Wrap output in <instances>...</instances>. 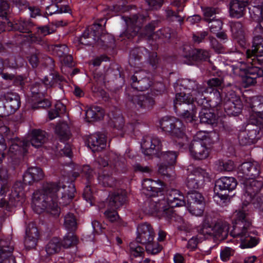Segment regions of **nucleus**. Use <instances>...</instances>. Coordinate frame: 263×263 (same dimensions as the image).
<instances>
[{
	"mask_svg": "<svg viewBox=\"0 0 263 263\" xmlns=\"http://www.w3.org/2000/svg\"><path fill=\"white\" fill-rule=\"evenodd\" d=\"M260 170V166L257 162L243 163L238 168V178L243 190L241 197L242 205L234 213L235 223L230 234L239 239L241 248H252L258 242V238L250 233L251 222L247 206L250 202H252L256 208L262 204L261 195L259 192L262 183L256 180Z\"/></svg>",
	"mask_w": 263,
	"mask_h": 263,
	"instance_id": "f257e3e1",
	"label": "nucleus"
},
{
	"mask_svg": "<svg viewBox=\"0 0 263 263\" xmlns=\"http://www.w3.org/2000/svg\"><path fill=\"white\" fill-rule=\"evenodd\" d=\"M74 192V186L72 183L62 186L61 182L59 184H47L42 189L33 193L31 200L32 209L37 214L46 211L54 216L59 215L60 208L57 202V196L60 197V204L66 205L73 197Z\"/></svg>",
	"mask_w": 263,
	"mask_h": 263,
	"instance_id": "f03ea898",
	"label": "nucleus"
},
{
	"mask_svg": "<svg viewBox=\"0 0 263 263\" xmlns=\"http://www.w3.org/2000/svg\"><path fill=\"white\" fill-rule=\"evenodd\" d=\"M221 84V80L220 79L216 78H213L207 82L208 88L205 89L201 86L197 85L195 81L184 79L178 80L174 84V88L177 91L179 89L181 90L180 87H182L186 91L192 92V96H195V97L198 98H203L205 97L203 92H204V94H208L209 92L211 95L214 97L210 100H213L215 102L216 104H219L221 102L220 94L218 91L214 89V87L220 85ZM205 97L207 98L206 96Z\"/></svg>",
	"mask_w": 263,
	"mask_h": 263,
	"instance_id": "7ed1b4c3",
	"label": "nucleus"
},
{
	"mask_svg": "<svg viewBox=\"0 0 263 263\" xmlns=\"http://www.w3.org/2000/svg\"><path fill=\"white\" fill-rule=\"evenodd\" d=\"M142 192L147 196L154 198L149 202L147 212L151 214H156L157 216H163V206L167 205V197L164 198L162 195L159 196V192H161L163 184L159 181H154L146 179L142 182Z\"/></svg>",
	"mask_w": 263,
	"mask_h": 263,
	"instance_id": "20e7f679",
	"label": "nucleus"
},
{
	"mask_svg": "<svg viewBox=\"0 0 263 263\" xmlns=\"http://www.w3.org/2000/svg\"><path fill=\"white\" fill-rule=\"evenodd\" d=\"M176 91L174 107L177 114L184 119L186 122H191L196 120V109L195 103V96H191L192 92L186 91L180 87Z\"/></svg>",
	"mask_w": 263,
	"mask_h": 263,
	"instance_id": "39448f33",
	"label": "nucleus"
},
{
	"mask_svg": "<svg viewBox=\"0 0 263 263\" xmlns=\"http://www.w3.org/2000/svg\"><path fill=\"white\" fill-rule=\"evenodd\" d=\"M249 13L251 17L255 21L258 22V24L254 30V39L252 49L246 51L248 58L254 56L256 58L261 57L263 52V39L262 35L263 29L261 23L263 20L262 7V6H253L249 8Z\"/></svg>",
	"mask_w": 263,
	"mask_h": 263,
	"instance_id": "423d86ee",
	"label": "nucleus"
},
{
	"mask_svg": "<svg viewBox=\"0 0 263 263\" xmlns=\"http://www.w3.org/2000/svg\"><path fill=\"white\" fill-rule=\"evenodd\" d=\"M46 133L45 132L35 129L31 133L30 141L27 140L21 141L19 139L14 140L9 148L10 153L17 155V154H25L27 152V148L31 144L34 147L41 146L46 140Z\"/></svg>",
	"mask_w": 263,
	"mask_h": 263,
	"instance_id": "0eeeda50",
	"label": "nucleus"
},
{
	"mask_svg": "<svg viewBox=\"0 0 263 263\" xmlns=\"http://www.w3.org/2000/svg\"><path fill=\"white\" fill-rule=\"evenodd\" d=\"M160 126L163 131L178 138L179 144H181V146L184 145L180 141V139L186 141L187 138L184 134L183 124L179 120L174 117H164L160 121Z\"/></svg>",
	"mask_w": 263,
	"mask_h": 263,
	"instance_id": "6e6552de",
	"label": "nucleus"
},
{
	"mask_svg": "<svg viewBox=\"0 0 263 263\" xmlns=\"http://www.w3.org/2000/svg\"><path fill=\"white\" fill-rule=\"evenodd\" d=\"M167 205L163 206L164 209L163 212H165L163 217L167 218H171L173 216V212L172 208L175 207L185 205L187 210L193 215H195V214L193 213L194 211H191V209H195V210L197 209V205H195L194 208H191L190 207V204L187 203L185 204L183 195L177 190H174L170 192L167 196Z\"/></svg>",
	"mask_w": 263,
	"mask_h": 263,
	"instance_id": "1a4fd4ad",
	"label": "nucleus"
},
{
	"mask_svg": "<svg viewBox=\"0 0 263 263\" xmlns=\"http://www.w3.org/2000/svg\"><path fill=\"white\" fill-rule=\"evenodd\" d=\"M237 185L236 179L233 177H222L218 179L215 183L214 189V199L217 202L222 201L224 202L228 199L226 194H222L220 191H232Z\"/></svg>",
	"mask_w": 263,
	"mask_h": 263,
	"instance_id": "9d476101",
	"label": "nucleus"
},
{
	"mask_svg": "<svg viewBox=\"0 0 263 263\" xmlns=\"http://www.w3.org/2000/svg\"><path fill=\"white\" fill-rule=\"evenodd\" d=\"M188 171H190L187 178V186L191 189H197L201 188L205 182H209L210 176L208 172L201 168H193L191 166L188 168Z\"/></svg>",
	"mask_w": 263,
	"mask_h": 263,
	"instance_id": "9b49d317",
	"label": "nucleus"
},
{
	"mask_svg": "<svg viewBox=\"0 0 263 263\" xmlns=\"http://www.w3.org/2000/svg\"><path fill=\"white\" fill-rule=\"evenodd\" d=\"M196 103L202 107L201 111L199 113L200 122L203 123L214 125L217 123V119L215 115L210 109L212 107L217 105L213 100L208 101L206 100V97L203 98H198L195 97Z\"/></svg>",
	"mask_w": 263,
	"mask_h": 263,
	"instance_id": "f8f14e48",
	"label": "nucleus"
},
{
	"mask_svg": "<svg viewBox=\"0 0 263 263\" xmlns=\"http://www.w3.org/2000/svg\"><path fill=\"white\" fill-rule=\"evenodd\" d=\"M25 201V196L23 184L20 182H17L12 189L9 196L8 201H1L0 207L5 208L6 210H10L11 207L22 205Z\"/></svg>",
	"mask_w": 263,
	"mask_h": 263,
	"instance_id": "ddd939ff",
	"label": "nucleus"
},
{
	"mask_svg": "<svg viewBox=\"0 0 263 263\" xmlns=\"http://www.w3.org/2000/svg\"><path fill=\"white\" fill-rule=\"evenodd\" d=\"M177 154L174 151H167L163 153L161 155V159L164 160L166 164H161L158 168L159 173L164 177L168 179H173L175 176L174 171V164L176 161Z\"/></svg>",
	"mask_w": 263,
	"mask_h": 263,
	"instance_id": "4468645a",
	"label": "nucleus"
},
{
	"mask_svg": "<svg viewBox=\"0 0 263 263\" xmlns=\"http://www.w3.org/2000/svg\"><path fill=\"white\" fill-rule=\"evenodd\" d=\"M187 203L190 204L191 208H194L195 205L197 206V209H191V211H194L193 213L196 216H201L203 213L205 205L204 199L201 193L193 191L190 192L186 196Z\"/></svg>",
	"mask_w": 263,
	"mask_h": 263,
	"instance_id": "2eb2a0df",
	"label": "nucleus"
},
{
	"mask_svg": "<svg viewBox=\"0 0 263 263\" xmlns=\"http://www.w3.org/2000/svg\"><path fill=\"white\" fill-rule=\"evenodd\" d=\"M155 237V232L152 227L147 223L139 224L137 229L136 240L142 244L153 241Z\"/></svg>",
	"mask_w": 263,
	"mask_h": 263,
	"instance_id": "dca6fc26",
	"label": "nucleus"
},
{
	"mask_svg": "<svg viewBox=\"0 0 263 263\" xmlns=\"http://www.w3.org/2000/svg\"><path fill=\"white\" fill-rule=\"evenodd\" d=\"M183 57L185 59L184 62L188 65H192L194 61L206 60L210 57L208 51L202 49H192L189 47L184 48Z\"/></svg>",
	"mask_w": 263,
	"mask_h": 263,
	"instance_id": "f3484780",
	"label": "nucleus"
},
{
	"mask_svg": "<svg viewBox=\"0 0 263 263\" xmlns=\"http://www.w3.org/2000/svg\"><path fill=\"white\" fill-rule=\"evenodd\" d=\"M13 245L9 238L0 240V263H16L12 255Z\"/></svg>",
	"mask_w": 263,
	"mask_h": 263,
	"instance_id": "a211bd4d",
	"label": "nucleus"
},
{
	"mask_svg": "<svg viewBox=\"0 0 263 263\" xmlns=\"http://www.w3.org/2000/svg\"><path fill=\"white\" fill-rule=\"evenodd\" d=\"M142 153L145 155H152L156 154L161 148L160 140L157 137L144 138L141 143Z\"/></svg>",
	"mask_w": 263,
	"mask_h": 263,
	"instance_id": "6ab92c4d",
	"label": "nucleus"
},
{
	"mask_svg": "<svg viewBox=\"0 0 263 263\" xmlns=\"http://www.w3.org/2000/svg\"><path fill=\"white\" fill-rule=\"evenodd\" d=\"M242 105L240 99L233 95L231 98H228L224 104V109L227 115L229 116H237L241 110Z\"/></svg>",
	"mask_w": 263,
	"mask_h": 263,
	"instance_id": "aec40b11",
	"label": "nucleus"
},
{
	"mask_svg": "<svg viewBox=\"0 0 263 263\" xmlns=\"http://www.w3.org/2000/svg\"><path fill=\"white\" fill-rule=\"evenodd\" d=\"M189 151L191 156L196 159H205L209 154L205 143L199 141H193L189 147Z\"/></svg>",
	"mask_w": 263,
	"mask_h": 263,
	"instance_id": "412c9836",
	"label": "nucleus"
},
{
	"mask_svg": "<svg viewBox=\"0 0 263 263\" xmlns=\"http://www.w3.org/2000/svg\"><path fill=\"white\" fill-rule=\"evenodd\" d=\"M106 136L104 134L96 133L87 139V146L93 152L102 150L106 146Z\"/></svg>",
	"mask_w": 263,
	"mask_h": 263,
	"instance_id": "4be33fe9",
	"label": "nucleus"
},
{
	"mask_svg": "<svg viewBox=\"0 0 263 263\" xmlns=\"http://www.w3.org/2000/svg\"><path fill=\"white\" fill-rule=\"evenodd\" d=\"M124 21L127 25V29L125 32L120 34V36H125L129 39L138 32L140 27L141 19L139 18L137 15H134L132 18L125 19Z\"/></svg>",
	"mask_w": 263,
	"mask_h": 263,
	"instance_id": "5701e85b",
	"label": "nucleus"
},
{
	"mask_svg": "<svg viewBox=\"0 0 263 263\" xmlns=\"http://www.w3.org/2000/svg\"><path fill=\"white\" fill-rule=\"evenodd\" d=\"M127 99L128 101L132 102L136 107L148 109L154 104L155 101L151 97H147L144 95H135L130 96L128 95Z\"/></svg>",
	"mask_w": 263,
	"mask_h": 263,
	"instance_id": "b1692460",
	"label": "nucleus"
},
{
	"mask_svg": "<svg viewBox=\"0 0 263 263\" xmlns=\"http://www.w3.org/2000/svg\"><path fill=\"white\" fill-rule=\"evenodd\" d=\"M39 233L34 223H30L27 227L26 231V236L24 245L27 249L34 248L37 242Z\"/></svg>",
	"mask_w": 263,
	"mask_h": 263,
	"instance_id": "393cba45",
	"label": "nucleus"
},
{
	"mask_svg": "<svg viewBox=\"0 0 263 263\" xmlns=\"http://www.w3.org/2000/svg\"><path fill=\"white\" fill-rule=\"evenodd\" d=\"M20 24L21 26L18 27V29L20 32H28V41L33 42H38L40 41V39L41 37V36H45L50 33L47 26L39 27L37 30L39 37H37L29 32V27L31 25L30 23L23 22L21 23Z\"/></svg>",
	"mask_w": 263,
	"mask_h": 263,
	"instance_id": "a878e982",
	"label": "nucleus"
},
{
	"mask_svg": "<svg viewBox=\"0 0 263 263\" xmlns=\"http://www.w3.org/2000/svg\"><path fill=\"white\" fill-rule=\"evenodd\" d=\"M44 177L42 170L37 167H31L28 169L23 176L24 184H31L34 182L39 181Z\"/></svg>",
	"mask_w": 263,
	"mask_h": 263,
	"instance_id": "bb28decb",
	"label": "nucleus"
},
{
	"mask_svg": "<svg viewBox=\"0 0 263 263\" xmlns=\"http://www.w3.org/2000/svg\"><path fill=\"white\" fill-rule=\"evenodd\" d=\"M6 102L4 107L7 110L8 114H13L20 107V99L16 93H8L5 96Z\"/></svg>",
	"mask_w": 263,
	"mask_h": 263,
	"instance_id": "cd10ccee",
	"label": "nucleus"
},
{
	"mask_svg": "<svg viewBox=\"0 0 263 263\" xmlns=\"http://www.w3.org/2000/svg\"><path fill=\"white\" fill-rule=\"evenodd\" d=\"M252 1L249 0L247 3H251ZM246 2L238 0H232L230 4L229 12L231 17L239 18L243 14L246 7Z\"/></svg>",
	"mask_w": 263,
	"mask_h": 263,
	"instance_id": "c85d7f7f",
	"label": "nucleus"
},
{
	"mask_svg": "<svg viewBox=\"0 0 263 263\" xmlns=\"http://www.w3.org/2000/svg\"><path fill=\"white\" fill-rule=\"evenodd\" d=\"M109 205L117 208L123 204L126 201V192L119 190L109 196Z\"/></svg>",
	"mask_w": 263,
	"mask_h": 263,
	"instance_id": "c756f323",
	"label": "nucleus"
},
{
	"mask_svg": "<svg viewBox=\"0 0 263 263\" xmlns=\"http://www.w3.org/2000/svg\"><path fill=\"white\" fill-rule=\"evenodd\" d=\"M130 253L133 263H140L144 254V249L136 242L129 245Z\"/></svg>",
	"mask_w": 263,
	"mask_h": 263,
	"instance_id": "7c9ffc66",
	"label": "nucleus"
},
{
	"mask_svg": "<svg viewBox=\"0 0 263 263\" xmlns=\"http://www.w3.org/2000/svg\"><path fill=\"white\" fill-rule=\"evenodd\" d=\"M229 226L226 222L219 221L213 226V236L218 239H223L228 234Z\"/></svg>",
	"mask_w": 263,
	"mask_h": 263,
	"instance_id": "2f4dec72",
	"label": "nucleus"
},
{
	"mask_svg": "<svg viewBox=\"0 0 263 263\" xmlns=\"http://www.w3.org/2000/svg\"><path fill=\"white\" fill-rule=\"evenodd\" d=\"M85 115L87 121L92 122L102 118L104 111L99 106H93L86 110Z\"/></svg>",
	"mask_w": 263,
	"mask_h": 263,
	"instance_id": "473e14b6",
	"label": "nucleus"
},
{
	"mask_svg": "<svg viewBox=\"0 0 263 263\" xmlns=\"http://www.w3.org/2000/svg\"><path fill=\"white\" fill-rule=\"evenodd\" d=\"M101 28V27L99 24H94L84 32L83 35L80 38V43L82 44H89L90 42H85L84 41V40L88 38H91L96 40L95 37L99 36Z\"/></svg>",
	"mask_w": 263,
	"mask_h": 263,
	"instance_id": "72a5a7b5",
	"label": "nucleus"
},
{
	"mask_svg": "<svg viewBox=\"0 0 263 263\" xmlns=\"http://www.w3.org/2000/svg\"><path fill=\"white\" fill-rule=\"evenodd\" d=\"M142 73H143V72H136L132 77V80L133 83L138 81V84L136 85L133 84L132 85L133 87L140 91H144L145 89H147L151 85L149 82L147 78L140 79L141 77L140 75L142 74Z\"/></svg>",
	"mask_w": 263,
	"mask_h": 263,
	"instance_id": "f704fd0d",
	"label": "nucleus"
},
{
	"mask_svg": "<svg viewBox=\"0 0 263 263\" xmlns=\"http://www.w3.org/2000/svg\"><path fill=\"white\" fill-rule=\"evenodd\" d=\"M98 180L100 184L105 187H111L116 182V180L106 170L99 175Z\"/></svg>",
	"mask_w": 263,
	"mask_h": 263,
	"instance_id": "c9c22d12",
	"label": "nucleus"
},
{
	"mask_svg": "<svg viewBox=\"0 0 263 263\" xmlns=\"http://www.w3.org/2000/svg\"><path fill=\"white\" fill-rule=\"evenodd\" d=\"M61 247L62 245L59 239L57 237H53L49 240L46 245V251L49 255L53 254L58 252Z\"/></svg>",
	"mask_w": 263,
	"mask_h": 263,
	"instance_id": "e433bc0d",
	"label": "nucleus"
},
{
	"mask_svg": "<svg viewBox=\"0 0 263 263\" xmlns=\"http://www.w3.org/2000/svg\"><path fill=\"white\" fill-rule=\"evenodd\" d=\"M55 131L60 139L63 141L67 140L69 137L68 126L66 123H62L57 125Z\"/></svg>",
	"mask_w": 263,
	"mask_h": 263,
	"instance_id": "4c0bfd02",
	"label": "nucleus"
},
{
	"mask_svg": "<svg viewBox=\"0 0 263 263\" xmlns=\"http://www.w3.org/2000/svg\"><path fill=\"white\" fill-rule=\"evenodd\" d=\"M241 27V24L239 22L235 23L231 26V30L234 37L237 40L241 46H243L244 36Z\"/></svg>",
	"mask_w": 263,
	"mask_h": 263,
	"instance_id": "58836bf2",
	"label": "nucleus"
},
{
	"mask_svg": "<svg viewBox=\"0 0 263 263\" xmlns=\"http://www.w3.org/2000/svg\"><path fill=\"white\" fill-rule=\"evenodd\" d=\"M62 1V0H51L52 2L54 4H52L47 8L48 10H51V11H49L50 14L54 13H62L69 12L70 9L68 6H64L60 8L59 6H58L57 4L61 3Z\"/></svg>",
	"mask_w": 263,
	"mask_h": 263,
	"instance_id": "ea45409f",
	"label": "nucleus"
},
{
	"mask_svg": "<svg viewBox=\"0 0 263 263\" xmlns=\"http://www.w3.org/2000/svg\"><path fill=\"white\" fill-rule=\"evenodd\" d=\"M109 124L110 126L120 130L123 128L124 121L122 116L119 114L113 116L109 121Z\"/></svg>",
	"mask_w": 263,
	"mask_h": 263,
	"instance_id": "a19ab883",
	"label": "nucleus"
},
{
	"mask_svg": "<svg viewBox=\"0 0 263 263\" xmlns=\"http://www.w3.org/2000/svg\"><path fill=\"white\" fill-rule=\"evenodd\" d=\"M64 227L69 231L74 230L77 228V222L74 215L68 213L64 217Z\"/></svg>",
	"mask_w": 263,
	"mask_h": 263,
	"instance_id": "79ce46f5",
	"label": "nucleus"
},
{
	"mask_svg": "<svg viewBox=\"0 0 263 263\" xmlns=\"http://www.w3.org/2000/svg\"><path fill=\"white\" fill-rule=\"evenodd\" d=\"M77 242V238L73 233H68L63 238L61 242L62 246L64 248H68L74 245Z\"/></svg>",
	"mask_w": 263,
	"mask_h": 263,
	"instance_id": "37998d69",
	"label": "nucleus"
},
{
	"mask_svg": "<svg viewBox=\"0 0 263 263\" xmlns=\"http://www.w3.org/2000/svg\"><path fill=\"white\" fill-rule=\"evenodd\" d=\"M263 117L260 111H254L250 116V122L252 124L259 126L260 129L262 127Z\"/></svg>",
	"mask_w": 263,
	"mask_h": 263,
	"instance_id": "c03bdc74",
	"label": "nucleus"
},
{
	"mask_svg": "<svg viewBox=\"0 0 263 263\" xmlns=\"http://www.w3.org/2000/svg\"><path fill=\"white\" fill-rule=\"evenodd\" d=\"M202 12L204 20L208 22L215 20V15L217 13L215 8L211 7L202 8Z\"/></svg>",
	"mask_w": 263,
	"mask_h": 263,
	"instance_id": "a18cd8bd",
	"label": "nucleus"
},
{
	"mask_svg": "<svg viewBox=\"0 0 263 263\" xmlns=\"http://www.w3.org/2000/svg\"><path fill=\"white\" fill-rule=\"evenodd\" d=\"M145 249L146 251L153 254L159 253L162 249V247L156 242L151 241L145 243Z\"/></svg>",
	"mask_w": 263,
	"mask_h": 263,
	"instance_id": "49530a36",
	"label": "nucleus"
},
{
	"mask_svg": "<svg viewBox=\"0 0 263 263\" xmlns=\"http://www.w3.org/2000/svg\"><path fill=\"white\" fill-rule=\"evenodd\" d=\"M234 162L231 160L220 161L219 162L217 169L219 171H231L234 168Z\"/></svg>",
	"mask_w": 263,
	"mask_h": 263,
	"instance_id": "de8ad7c7",
	"label": "nucleus"
},
{
	"mask_svg": "<svg viewBox=\"0 0 263 263\" xmlns=\"http://www.w3.org/2000/svg\"><path fill=\"white\" fill-rule=\"evenodd\" d=\"M199 233L203 235L205 238L210 236H213V226L209 225V223L204 221L202 228L200 229Z\"/></svg>",
	"mask_w": 263,
	"mask_h": 263,
	"instance_id": "09e8293b",
	"label": "nucleus"
},
{
	"mask_svg": "<svg viewBox=\"0 0 263 263\" xmlns=\"http://www.w3.org/2000/svg\"><path fill=\"white\" fill-rule=\"evenodd\" d=\"M7 177V172L5 171L0 172V180L2 181V186L0 189V196H3L8 189V185L6 180Z\"/></svg>",
	"mask_w": 263,
	"mask_h": 263,
	"instance_id": "8fccbe9b",
	"label": "nucleus"
},
{
	"mask_svg": "<svg viewBox=\"0 0 263 263\" xmlns=\"http://www.w3.org/2000/svg\"><path fill=\"white\" fill-rule=\"evenodd\" d=\"M234 250L230 247H224L221 249L220 258L223 261H227L234 255Z\"/></svg>",
	"mask_w": 263,
	"mask_h": 263,
	"instance_id": "3c124183",
	"label": "nucleus"
},
{
	"mask_svg": "<svg viewBox=\"0 0 263 263\" xmlns=\"http://www.w3.org/2000/svg\"><path fill=\"white\" fill-rule=\"evenodd\" d=\"M212 134V133H207L205 131H199L195 135L194 141L202 142L204 143L203 141H208Z\"/></svg>",
	"mask_w": 263,
	"mask_h": 263,
	"instance_id": "603ef678",
	"label": "nucleus"
},
{
	"mask_svg": "<svg viewBox=\"0 0 263 263\" xmlns=\"http://www.w3.org/2000/svg\"><path fill=\"white\" fill-rule=\"evenodd\" d=\"M209 27L212 32L216 33L221 29L222 23L219 19H215L209 22Z\"/></svg>",
	"mask_w": 263,
	"mask_h": 263,
	"instance_id": "864d4df0",
	"label": "nucleus"
},
{
	"mask_svg": "<svg viewBox=\"0 0 263 263\" xmlns=\"http://www.w3.org/2000/svg\"><path fill=\"white\" fill-rule=\"evenodd\" d=\"M62 145L59 146H56L55 151L58 152L61 155H64L68 158H70L71 156V150L70 145L65 144L64 147L62 148Z\"/></svg>",
	"mask_w": 263,
	"mask_h": 263,
	"instance_id": "5fc2aeb1",
	"label": "nucleus"
},
{
	"mask_svg": "<svg viewBox=\"0 0 263 263\" xmlns=\"http://www.w3.org/2000/svg\"><path fill=\"white\" fill-rule=\"evenodd\" d=\"M54 50L57 52V55L61 59L68 53V48L65 45L56 46Z\"/></svg>",
	"mask_w": 263,
	"mask_h": 263,
	"instance_id": "6e6d98bb",
	"label": "nucleus"
},
{
	"mask_svg": "<svg viewBox=\"0 0 263 263\" xmlns=\"http://www.w3.org/2000/svg\"><path fill=\"white\" fill-rule=\"evenodd\" d=\"M83 197L85 200L89 203L90 205H92V193L89 185H87L84 190Z\"/></svg>",
	"mask_w": 263,
	"mask_h": 263,
	"instance_id": "4d7b16f0",
	"label": "nucleus"
},
{
	"mask_svg": "<svg viewBox=\"0 0 263 263\" xmlns=\"http://www.w3.org/2000/svg\"><path fill=\"white\" fill-rule=\"evenodd\" d=\"M104 214L111 222L115 221L119 218V215L115 210H108L104 213Z\"/></svg>",
	"mask_w": 263,
	"mask_h": 263,
	"instance_id": "13d9d810",
	"label": "nucleus"
},
{
	"mask_svg": "<svg viewBox=\"0 0 263 263\" xmlns=\"http://www.w3.org/2000/svg\"><path fill=\"white\" fill-rule=\"evenodd\" d=\"M199 242L198 238L196 237H193L191 238L187 244L186 248L190 251H193L195 249L197 246V244Z\"/></svg>",
	"mask_w": 263,
	"mask_h": 263,
	"instance_id": "bf43d9fd",
	"label": "nucleus"
},
{
	"mask_svg": "<svg viewBox=\"0 0 263 263\" xmlns=\"http://www.w3.org/2000/svg\"><path fill=\"white\" fill-rule=\"evenodd\" d=\"M146 2L149 6V8L152 9L159 8L162 5V1H157L156 0H147Z\"/></svg>",
	"mask_w": 263,
	"mask_h": 263,
	"instance_id": "052dcab7",
	"label": "nucleus"
},
{
	"mask_svg": "<svg viewBox=\"0 0 263 263\" xmlns=\"http://www.w3.org/2000/svg\"><path fill=\"white\" fill-rule=\"evenodd\" d=\"M211 44L212 48L217 53H222L223 52L222 46L218 43L215 39L211 40Z\"/></svg>",
	"mask_w": 263,
	"mask_h": 263,
	"instance_id": "680f3d73",
	"label": "nucleus"
},
{
	"mask_svg": "<svg viewBox=\"0 0 263 263\" xmlns=\"http://www.w3.org/2000/svg\"><path fill=\"white\" fill-rule=\"evenodd\" d=\"M207 35V33L206 32H202L200 33H198L196 34H194L193 35V40L195 42L199 43L202 41L203 39Z\"/></svg>",
	"mask_w": 263,
	"mask_h": 263,
	"instance_id": "e2e57ef3",
	"label": "nucleus"
},
{
	"mask_svg": "<svg viewBox=\"0 0 263 263\" xmlns=\"http://www.w3.org/2000/svg\"><path fill=\"white\" fill-rule=\"evenodd\" d=\"M18 67L16 62L13 59H10L9 60L5 61L4 63V68L6 69L7 68H11L15 69Z\"/></svg>",
	"mask_w": 263,
	"mask_h": 263,
	"instance_id": "0e129e2a",
	"label": "nucleus"
},
{
	"mask_svg": "<svg viewBox=\"0 0 263 263\" xmlns=\"http://www.w3.org/2000/svg\"><path fill=\"white\" fill-rule=\"evenodd\" d=\"M134 168L135 171L143 173H147L149 172V168L147 166H143L138 163L135 164Z\"/></svg>",
	"mask_w": 263,
	"mask_h": 263,
	"instance_id": "69168bd1",
	"label": "nucleus"
},
{
	"mask_svg": "<svg viewBox=\"0 0 263 263\" xmlns=\"http://www.w3.org/2000/svg\"><path fill=\"white\" fill-rule=\"evenodd\" d=\"M55 110L57 112H58L59 115L62 114L66 111L65 106L60 102H57L55 104Z\"/></svg>",
	"mask_w": 263,
	"mask_h": 263,
	"instance_id": "338daca9",
	"label": "nucleus"
},
{
	"mask_svg": "<svg viewBox=\"0 0 263 263\" xmlns=\"http://www.w3.org/2000/svg\"><path fill=\"white\" fill-rule=\"evenodd\" d=\"M9 9V6L7 2L5 1H1L0 2V13H2L1 15L4 16L7 13Z\"/></svg>",
	"mask_w": 263,
	"mask_h": 263,
	"instance_id": "774afa93",
	"label": "nucleus"
}]
</instances>
